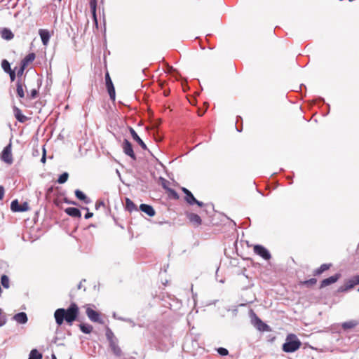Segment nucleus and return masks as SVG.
<instances>
[{"mask_svg": "<svg viewBox=\"0 0 359 359\" xmlns=\"http://www.w3.org/2000/svg\"><path fill=\"white\" fill-rule=\"evenodd\" d=\"M79 312V307L74 302L72 303L67 309H57L54 313L55 322L58 325H61L64 320H66L67 323L72 325L77 318Z\"/></svg>", "mask_w": 359, "mask_h": 359, "instance_id": "obj_1", "label": "nucleus"}, {"mask_svg": "<svg viewBox=\"0 0 359 359\" xmlns=\"http://www.w3.org/2000/svg\"><path fill=\"white\" fill-rule=\"evenodd\" d=\"M301 346L302 342L297 336L294 334H289L286 337L282 349L285 353H293L298 350Z\"/></svg>", "mask_w": 359, "mask_h": 359, "instance_id": "obj_2", "label": "nucleus"}, {"mask_svg": "<svg viewBox=\"0 0 359 359\" xmlns=\"http://www.w3.org/2000/svg\"><path fill=\"white\" fill-rule=\"evenodd\" d=\"M251 323L259 331L268 332L270 330L269 326L264 323L252 311L251 316Z\"/></svg>", "mask_w": 359, "mask_h": 359, "instance_id": "obj_3", "label": "nucleus"}, {"mask_svg": "<svg viewBox=\"0 0 359 359\" xmlns=\"http://www.w3.org/2000/svg\"><path fill=\"white\" fill-rule=\"evenodd\" d=\"M253 251L256 255L265 260H269L271 258L269 251L262 245H255L253 248Z\"/></svg>", "mask_w": 359, "mask_h": 359, "instance_id": "obj_4", "label": "nucleus"}, {"mask_svg": "<svg viewBox=\"0 0 359 359\" xmlns=\"http://www.w3.org/2000/svg\"><path fill=\"white\" fill-rule=\"evenodd\" d=\"M1 158L5 163L11 165L13 163V156L11 153V143L4 147L1 154Z\"/></svg>", "mask_w": 359, "mask_h": 359, "instance_id": "obj_5", "label": "nucleus"}, {"mask_svg": "<svg viewBox=\"0 0 359 359\" xmlns=\"http://www.w3.org/2000/svg\"><path fill=\"white\" fill-rule=\"evenodd\" d=\"M105 83L110 99L114 101L116 98L115 88L108 72L105 74Z\"/></svg>", "mask_w": 359, "mask_h": 359, "instance_id": "obj_6", "label": "nucleus"}, {"mask_svg": "<svg viewBox=\"0 0 359 359\" xmlns=\"http://www.w3.org/2000/svg\"><path fill=\"white\" fill-rule=\"evenodd\" d=\"M86 315L88 317V318L92 321V322H94V323H99L100 324H102L104 323V321L102 320V319H101L100 318V313L92 309L90 307H88L86 309Z\"/></svg>", "mask_w": 359, "mask_h": 359, "instance_id": "obj_7", "label": "nucleus"}, {"mask_svg": "<svg viewBox=\"0 0 359 359\" xmlns=\"http://www.w3.org/2000/svg\"><path fill=\"white\" fill-rule=\"evenodd\" d=\"M122 147L125 154L130 156L133 160H136V156L134 153L132 144L127 139H124Z\"/></svg>", "mask_w": 359, "mask_h": 359, "instance_id": "obj_8", "label": "nucleus"}, {"mask_svg": "<svg viewBox=\"0 0 359 359\" xmlns=\"http://www.w3.org/2000/svg\"><path fill=\"white\" fill-rule=\"evenodd\" d=\"M341 277L340 273H336L334 276H332L327 278L323 279L320 282V288L325 287L326 286H328L330 285H332L334 283H336Z\"/></svg>", "mask_w": 359, "mask_h": 359, "instance_id": "obj_9", "label": "nucleus"}, {"mask_svg": "<svg viewBox=\"0 0 359 359\" xmlns=\"http://www.w3.org/2000/svg\"><path fill=\"white\" fill-rule=\"evenodd\" d=\"M129 130H130V133L131 134L133 139L138 143V144L142 147V149L144 150H148L147 145L142 141V140L139 137V135L135 132V130L131 127L129 128Z\"/></svg>", "mask_w": 359, "mask_h": 359, "instance_id": "obj_10", "label": "nucleus"}, {"mask_svg": "<svg viewBox=\"0 0 359 359\" xmlns=\"http://www.w3.org/2000/svg\"><path fill=\"white\" fill-rule=\"evenodd\" d=\"M39 34L41 37V42L44 46H46L50 40V34L48 29H40L39 30Z\"/></svg>", "mask_w": 359, "mask_h": 359, "instance_id": "obj_11", "label": "nucleus"}, {"mask_svg": "<svg viewBox=\"0 0 359 359\" xmlns=\"http://www.w3.org/2000/svg\"><path fill=\"white\" fill-rule=\"evenodd\" d=\"M13 111L15 118L20 123H25L27 117L22 114V111L16 106L13 107Z\"/></svg>", "mask_w": 359, "mask_h": 359, "instance_id": "obj_12", "label": "nucleus"}, {"mask_svg": "<svg viewBox=\"0 0 359 359\" xmlns=\"http://www.w3.org/2000/svg\"><path fill=\"white\" fill-rule=\"evenodd\" d=\"M140 210L147 214L149 217H153L155 215L156 212L154 209V208L148 204L142 203L140 206Z\"/></svg>", "mask_w": 359, "mask_h": 359, "instance_id": "obj_13", "label": "nucleus"}, {"mask_svg": "<svg viewBox=\"0 0 359 359\" xmlns=\"http://www.w3.org/2000/svg\"><path fill=\"white\" fill-rule=\"evenodd\" d=\"M66 214L72 217L80 218L81 217V212L77 208L69 207L65 210Z\"/></svg>", "mask_w": 359, "mask_h": 359, "instance_id": "obj_14", "label": "nucleus"}, {"mask_svg": "<svg viewBox=\"0 0 359 359\" xmlns=\"http://www.w3.org/2000/svg\"><path fill=\"white\" fill-rule=\"evenodd\" d=\"M332 266V264L331 263L323 264L322 265H320V267L316 269L313 271V275L314 276H318L321 275L323 272L330 269Z\"/></svg>", "mask_w": 359, "mask_h": 359, "instance_id": "obj_15", "label": "nucleus"}, {"mask_svg": "<svg viewBox=\"0 0 359 359\" xmlns=\"http://www.w3.org/2000/svg\"><path fill=\"white\" fill-rule=\"evenodd\" d=\"M13 320L20 324H25L27 322V316L25 312H20L13 316Z\"/></svg>", "mask_w": 359, "mask_h": 359, "instance_id": "obj_16", "label": "nucleus"}, {"mask_svg": "<svg viewBox=\"0 0 359 359\" xmlns=\"http://www.w3.org/2000/svg\"><path fill=\"white\" fill-rule=\"evenodd\" d=\"M75 196L79 200L82 201L86 204H89L91 203L90 198L79 189H76L75 191Z\"/></svg>", "mask_w": 359, "mask_h": 359, "instance_id": "obj_17", "label": "nucleus"}, {"mask_svg": "<svg viewBox=\"0 0 359 359\" xmlns=\"http://www.w3.org/2000/svg\"><path fill=\"white\" fill-rule=\"evenodd\" d=\"M187 217L191 223L194 225L199 226L201 224L202 220L199 215L195 213H189L187 215Z\"/></svg>", "mask_w": 359, "mask_h": 359, "instance_id": "obj_18", "label": "nucleus"}, {"mask_svg": "<svg viewBox=\"0 0 359 359\" xmlns=\"http://www.w3.org/2000/svg\"><path fill=\"white\" fill-rule=\"evenodd\" d=\"M358 324H359V322L358 320H348V321L344 322L341 324V327L344 330H350V329L354 328Z\"/></svg>", "mask_w": 359, "mask_h": 359, "instance_id": "obj_19", "label": "nucleus"}, {"mask_svg": "<svg viewBox=\"0 0 359 359\" xmlns=\"http://www.w3.org/2000/svg\"><path fill=\"white\" fill-rule=\"evenodd\" d=\"M109 346L115 355H116V356L121 355L122 351L118 345V340L109 343Z\"/></svg>", "mask_w": 359, "mask_h": 359, "instance_id": "obj_20", "label": "nucleus"}, {"mask_svg": "<svg viewBox=\"0 0 359 359\" xmlns=\"http://www.w3.org/2000/svg\"><path fill=\"white\" fill-rule=\"evenodd\" d=\"M16 93L19 97L23 98L25 93L23 90V83L21 79H18L16 82Z\"/></svg>", "mask_w": 359, "mask_h": 359, "instance_id": "obj_21", "label": "nucleus"}, {"mask_svg": "<svg viewBox=\"0 0 359 359\" xmlns=\"http://www.w3.org/2000/svg\"><path fill=\"white\" fill-rule=\"evenodd\" d=\"M125 208L130 212L138 210L135 204L128 198H126Z\"/></svg>", "mask_w": 359, "mask_h": 359, "instance_id": "obj_22", "label": "nucleus"}, {"mask_svg": "<svg viewBox=\"0 0 359 359\" xmlns=\"http://www.w3.org/2000/svg\"><path fill=\"white\" fill-rule=\"evenodd\" d=\"M89 6L90 8V11L92 13V15L93 20L96 25H97V15H96V9H97V0H90L89 2Z\"/></svg>", "mask_w": 359, "mask_h": 359, "instance_id": "obj_23", "label": "nucleus"}, {"mask_svg": "<svg viewBox=\"0 0 359 359\" xmlns=\"http://www.w3.org/2000/svg\"><path fill=\"white\" fill-rule=\"evenodd\" d=\"M36 55L34 53H29L22 60L21 63L26 65V67L32 62L34 60Z\"/></svg>", "mask_w": 359, "mask_h": 359, "instance_id": "obj_24", "label": "nucleus"}, {"mask_svg": "<svg viewBox=\"0 0 359 359\" xmlns=\"http://www.w3.org/2000/svg\"><path fill=\"white\" fill-rule=\"evenodd\" d=\"M1 37L6 40H11L14 37V35L11 29L4 28L1 32Z\"/></svg>", "mask_w": 359, "mask_h": 359, "instance_id": "obj_25", "label": "nucleus"}, {"mask_svg": "<svg viewBox=\"0 0 359 359\" xmlns=\"http://www.w3.org/2000/svg\"><path fill=\"white\" fill-rule=\"evenodd\" d=\"M79 328L83 333L90 334L93 331V326L89 324L81 323L79 324Z\"/></svg>", "mask_w": 359, "mask_h": 359, "instance_id": "obj_26", "label": "nucleus"}, {"mask_svg": "<svg viewBox=\"0 0 359 359\" xmlns=\"http://www.w3.org/2000/svg\"><path fill=\"white\" fill-rule=\"evenodd\" d=\"M105 335L107 340L109 341V343L118 340L112 330L109 327L106 328Z\"/></svg>", "mask_w": 359, "mask_h": 359, "instance_id": "obj_27", "label": "nucleus"}, {"mask_svg": "<svg viewBox=\"0 0 359 359\" xmlns=\"http://www.w3.org/2000/svg\"><path fill=\"white\" fill-rule=\"evenodd\" d=\"M317 283V279L315 278H310L309 280H306L300 283L301 285H305L307 287H311V286L316 285Z\"/></svg>", "mask_w": 359, "mask_h": 359, "instance_id": "obj_28", "label": "nucleus"}, {"mask_svg": "<svg viewBox=\"0 0 359 359\" xmlns=\"http://www.w3.org/2000/svg\"><path fill=\"white\" fill-rule=\"evenodd\" d=\"M28 359H42V354L40 353L36 349H32L30 351Z\"/></svg>", "mask_w": 359, "mask_h": 359, "instance_id": "obj_29", "label": "nucleus"}, {"mask_svg": "<svg viewBox=\"0 0 359 359\" xmlns=\"http://www.w3.org/2000/svg\"><path fill=\"white\" fill-rule=\"evenodd\" d=\"M20 204L19 203L17 199L13 200L11 204V209L13 212H20Z\"/></svg>", "mask_w": 359, "mask_h": 359, "instance_id": "obj_30", "label": "nucleus"}, {"mask_svg": "<svg viewBox=\"0 0 359 359\" xmlns=\"http://www.w3.org/2000/svg\"><path fill=\"white\" fill-rule=\"evenodd\" d=\"M1 67L6 73H8L12 70L11 68L10 62L6 59H4L1 61Z\"/></svg>", "mask_w": 359, "mask_h": 359, "instance_id": "obj_31", "label": "nucleus"}, {"mask_svg": "<svg viewBox=\"0 0 359 359\" xmlns=\"http://www.w3.org/2000/svg\"><path fill=\"white\" fill-rule=\"evenodd\" d=\"M1 285L4 288H6V289L8 288L9 287V283H10L9 278L6 275L1 276Z\"/></svg>", "mask_w": 359, "mask_h": 359, "instance_id": "obj_32", "label": "nucleus"}, {"mask_svg": "<svg viewBox=\"0 0 359 359\" xmlns=\"http://www.w3.org/2000/svg\"><path fill=\"white\" fill-rule=\"evenodd\" d=\"M185 201H187V203L192 205H194V202L196 201V199L192 194V193L190 191L189 193H188L187 196H185Z\"/></svg>", "mask_w": 359, "mask_h": 359, "instance_id": "obj_33", "label": "nucleus"}, {"mask_svg": "<svg viewBox=\"0 0 359 359\" xmlns=\"http://www.w3.org/2000/svg\"><path fill=\"white\" fill-rule=\"evenodd\" d=\"M68 177H69V174L67 172H65L59 176L57 182L59 184H64L67 181Z\"/></svg>", "mask_w": 359, "mask_h": 359, "instance_id": "obj_34", "label": "nucleus"}, {"mask_svg": "<svg viewBox=\"0 0 359 359\" xmlns=\"http://www.w3.org/2000/svg\"><path fill=\"white\" fill-rule=\"evenodd\" d=\"M344 285L345 286H346V288L348 290H350L353 288L355 285H358V283H356V280L353 277L352 279L348 280Z\"/></svg>", "mask_w": 359, "mask_h": 359, "instance_id": "obj_35", "label": "nucleus"}, {"mask_svg": "<svg viewBox=\"0 0 359 359\" xmlns=\"http://www.w3.org/2000/svg\"><path fill=\"white\" fill-rule=\"evenodd\" d=\"M26 67H27L26 65H25L20 62V67L17 71V76H18V79H21V76H22Z\"/></svg>", "mask_w": 359, "mask_h": 359, "instance_id": "obj_36", "label": "nucleus"}, {"mask_svg": "<svg viewBox=\"0 0 359 359\" xmlns=\"http://www.w3.org/2000/svg\"><path fill=\"white\" fill-rule=\"evenodd\" d=\"M160 181H161V186L163 187V189H165L167 191L170 189V188H169L168 187V185L169 184L170 182L167 180H165V178L161 177H160Z\"/></svg>", "mask_w": 359, "mask_h": 359, "instance_id": "obj_37", "label": "nucleus"}, {"mask_svg": "<svg viewBox=\"0 0 359 359\" xmlns=\"http://www.w3.org/2000/svg\"><path fill=\"white\" fill-rule=\"evenodd\" d=\"M216 350L218 354H219L221 356H226L229 354V351L226 348L219 347Z\"/></svg>", "mask_w": 359, "mask_h": 359, "instance_id": "obj_38", "label": "nucleus"}, {"mask_svg": "<svg viewBox=\"0 0 359 359\" xmlns=\"http://www.w3.org/2000/svg\"><path fill=\"white\" fill-rule=\"evenodd\" d=\"M37 95H38V90L36 89H32L30 91V93L28 94V97L29 99L32 100V99L36 98Z\"/></svg>", "mask_w": 359, "mask_h": 359, "instance_id": "obj_39", "label": "nucleus"}, {"mask_svg": "<svg viewBox=\"0 0 359 359\" xmlns=\"http://www.w3.org/2000/svg\"><path fill=\"white\" fill-rule=\"evenodd\" d=\"M118 320L129 323L132 327L135 326V323L130 318H122V317H118Z\"/></svg>", "mask_w": 359, "mask_h": 359, "instance_id": "obj_40", "label": "nucleus"}, {"mask_svg": "<svg viewBox=\"0 0 359 359\" xmlns=\"http://www.w3.org/2000/svg\"><path fill=\"white\" fill-rule=\"evenodd\" d=\"M2 311L0 309V327H2L6 323V318L5 316L2 315Z\"/></svg>", "mask_w": 359, "mask_h": 359, "instance_id": "obj_41", "label": "nucleus"}, {"mask_svg": "<svg viewBox=\"0 0 359 359\" xmlns=\"http://www.w3.org/2000/svg\"><path fill=\"white\" fill-rule=\"evenodd\" d=\"M20 212H25L29 209V205L27 202H24L20 205Z\"/></svg>", "mask_w": 359, "mask_h": 359, "instance_id": "obj_42", "label": "nucleus"}, {"mask_svg": "<svg viewBox=\"0 0 359 359\" xmlns=\"http://www.w3.org/2000/svg\"><path fill=\"white\" fill-rule=\"evenodd\" d=\"M83 210H86L87 211V213L85 215L84 217L85 219H90L93 216V212H89V209L87 207H83L82 208Z\"/></svg>", "mask_w": 359, "mask_h": 359, "instance_id": "obj_43", "label": "nucleus"}, {"mask_svg": "<svg viewBox=\"0 0 359 359\" xmlns=\"http://www.w3.org/2000/svg\"><path fill=\"white\" fill-rule=\"evenodd\" d=\"M168 191L170 193L172 197L175 199H178L179 198V195L178 194L172 189H170L168 190Z\"/></svg>", "mask_w": 359, "mask_h": 359, "instance_id": "obj_44", "label": "nucleus"}, {"mask_svg": "<svg viewBox=\"0 0 359 359\" xmlns=\"http://www.w3.org/2000/svg\"><path fill=\"white\" fill-rule=\"evenodd\" d=\"M8 74L10 76L11 81H15L16 75H17V73L15 74L14 70H11V72H8Z\"/></svg>", "mask_w": 359, "mask_h": 359, "instance_id": "obj_45", "label": "nucleus"}, {"mask_svg": "<svg viewBox=\"0 0 359 359\" xmlns=\"http://www.w3.org/2000/svg\"><path fill=\"white\" fill-rule=\"evenodd\" d=\"M101 206H104V203L102 201H97L95 203V209L98 210Z\"/></svg>", "mask_w": 359, "mask_h": 359, "instance_id": "obj_46", "label": "nucleus"}, {"mask_svg": "<svg viewBox=\"0 0 359 359\" xmlns=\"http://www.w3.org/2000/svg\"><path fill=\"white\" fill-rule=\"evenodd\" d=\"M46 161V149L43 148V152L42 157L41 158V162L43 163H45Z\"/></svg>", "mask_w": 359, "mask_h": 359, "instance_id": "obj_47", "label": "nucleus"}, {"mask_svg": "<svg viewBox=\"0 0 359 359\" xmlns=\"http://www.w3.org/2000/svg\"><path fill=\"white\" fill-rule=\"evenodd\" d=\"M4 196V188L3 186H0V200H2Z\"/></svg>", "mask_w": 359, "mask_h": 359, "instance_id": "obj_48", "label": "nucleus"}, {"mask_svg": "<svg viewBox=\"0 0 359 359\" xmlns=\"http://www.w3.org/2000/svg\"><path fill=\"white\" fill-rule=\"evenodd\" d=\"M348 290L347 288H346V286H345V285L341 286L339 289H338V291L339 292H346Z\"/></svg>", "mask_w": 359, "mask_h": 359, "instance_id": "obj_49", "label": "nucleus"}, {"mask_svg": "<svg viewBox=\"0 0 359 359\" xmlns=\"http://www.w3.org/2000/svg\"><path fill=\"white\" fill-rule=\"evenodd\" d=\"M194 204L198 205L199 207H203V206L204 205V204H203V202H201V201H198V200H196V202H194Z\"/></svg>", "mask_w": 359, "mask_h": 359, "instance_id": "obj_50", "label": "nucleus"}, {"mask_svg": "<svg viewBox=\"0 0 359 359\" xmlns=\"http://www.w3.org/2000/svg\"><path fill=\"white\" fill-rule=\"evenodd\" d=\"M65 202L68 203V204H72V205H77V203L74 202V201H69L67 199H65Z\"/></svg>", "mask_w": 359, "mask_h": 359, "instance_id": "obj_51", "label": "nucleus"}, {"mask_svg": "<svg viewBox=\"0 0 359 359\" xmlns=\"http://www.w3.org/2000/svg\"><path fill=\"white\" fill-rule=\"evenodd\" d=\"M182 191L184 192V194H185V196H187L188 194V193L190 192V191L189 189H187V188H182Z\"/></svg>", "mask_w": 359, "mask_h": 359, "instance_id": "obj_52", "label": "nucleus"}, {"mask_svg": "<svg viewBox=\"0 0 359 359\" xmlns=\"http://www.w3.org/2000/svg\"><path fill=\"white\" fill-rule=\"evenodd\" d=\"M354 278L356 280V283H358V285H359V275L355 276Z\"/></svg>", "mask_w": 359, "mask_h": 359, "instance_id": "obj_53", "label": "nucleus"}, {"mask_svg": "<svg viewBox=\"0 0 359 359\" xmlns=\"http://www.w3.org/2000/svg\"><path fill=\"white\" fill-rule=\"evenodd\" d=\"M81 288H82V282H80V283L78 285V289H81Z\"/></svg>", "mask_w": 359, "mask_h": 359, "instance_id": "obj_54", "label": "nucleus"}, {"mask_svg": "<svg viewBox=\"0 0 359 359\" xmlns=\"http://www.w3.org/2000/svg\"><path fill=\"white\" fill-rule=\"evenodd\" d=\"M239 119L242 120V118L241 116H238L236 118V123L238 121Z\"/></svg>", "mask_w": 359, "mask_h": 359, "instance_id": "obj_55", "label": "nucleus"}, {"mask_svg": "<svg viewBox=\"0 0 359 359\" xmlns=\"http://www.w3.org/2000/svg\"><path fill=\"white\" fill-rule=\"evenodd\" d=\"M52 359H57L55 354H52Z\"/></svg>", "mask_w": 359, "mask_h": 359, "instance_id": "obj_56", "label": "nucleus"}, {"mask_svg": "<svg viewBox=\"0 0 359 359\" xmlns=\"http://www.w3.org/2000/svg\"><path fill=\"white\" fill-rule=\"evenodd\" d=\"M198 114H199V116H203L204 114V111H203V112L200 111Z\"/></svg>", "mask_w": 359, "mask_h": 359, "instance_id": "obj_57", "label": "nucleus"}, {"mask_svg": "<svg viewBox=\"0 0 359 359\" xmlns=\"http://www.w3.org/2000/svg\"><path fill=\"white\" fill-rule=\"evenodd\" d=\"M198 114H199V116H203L204 114V111H203V112L200 111Z\"/></svg>", "mask_w": 359, "mask_h": 359, "instance_id": "obj_58", "label": "nucleus"}, {"mask_svg": "<svg viewBox=\"0 0 359 359\" xmlns=\"http://www.w3.org/2000/svg\"><path fill=\"white\" fill-rule=\"evenodd\" d=\"M116 174H118V175L120 177L121 176V173L120 172L118 171V170H116Z\"/></svg>", "mask_w": 359, "mask_h": 359, "instance_id": "obj_59", "label": "nucleus"}, {"mask_svg": "<svg viewBox=\"0 0 359 359\" xmlns=\"http://www.w3.org/2000/svg\"><path fill=\"white\" fill-rule=\"evenodd\" d=\"M113 317H114V318H116V313H114V314H113ZM118 318H117V319H118Z\"/></svg>", "mask_w": 359, "mask_h": 359, "instance_id": "obj_60", "label": "nucleus"}, {"mask_svg": "<svg viewBox=\"0 0 359 359\" xmlns=\"http://www.w3.org/2000/svg\"><path fill=\"white\" fill-rule=\"evenodd\" d=\"M237 130H238V132H241V129H238V128H237Z\"/></svg>", "mask_w": 359, "mask_h": 359, "instance_id": "obj_61", "label": "nucleus"}, {"mask_svg": "<svg viewBox=\"0 0 359 359\" xmlns=\"http://www.w3.org/2000/svg\"><path fill=\"white\" fill-rule=\"evenodd\" d=\"M358 291L359 292V288L358 289Z\"/></svg>", "mask_w": 359, "mask_h": 359, "instance_id": "obj_62", "label": "nucleus"}]
</instances>
